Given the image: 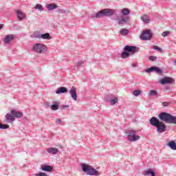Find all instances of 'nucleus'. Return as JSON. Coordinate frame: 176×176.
<instances>
[{"label":"nucleus","instance_id":"f257e3e1","mask_svg":"<svg viewBox=\"0 0 176 176\" xmlns=\"http://www.w3.org/2000/svg\"><path fill=\"white\" fill-rule=\"evenodd\" d=\"M116 13L115 9L104 8L96 14H92V19H101V17H111Z\"/></svg>","mask_w":176,"mask_h":176},{"label":"nucleus","instance_id":"f03ea898","mask_svg":"<svg viewBox=\"0 0 176 176\" xmlns=\"http://www.w3.org/2000/svg\"><path fill=\"white\" fill-rule=\"evenodd\" d=\"M158 118L160 119V120H162V122H165V123L176 124V117L168 113L162 112L160 113Z\"/></svg>","mask_w":176,"mask_h":176},{"label":"nucleus","instance_id":"7ed1b4c3","mask_svg":"<svg viewBox=\"0 0 176 176\" xmlns=\"http://www.w3.org/2000/svg\"><path fill=\"white\" fill-rule=\"evenodd\" d=\"M81 168L82 171H83V173H86L87 175H100L98 170H96V168L89 164H81Z\"/></svg>","mask_w":176,"mask_h":176},{"label":"nucleus","instance_id":"20e7f679","mask_svg":"<svg viewBox=\"0 0 176 176\" xmlns=\"http://www.w3.org/2000/svg\"><path fill=\"white\" fill-rule=\"evenodd\" d=\"M125 134L128 141L131 142H135V141H138L140 138V135H137V131L135 130L128 129L125 131Z\"/></svg>","mask_w":176,"mask_h":176},{"label":"nucleus","instance_id":"39448f33","mask_svg":"<svg viewBox=\"0 0 176 176\" xmlns=\"http://www.w3.org/2000/svg\"><path fill=\"white\" fill-rule=\"evenodd\" d=\"M33 50L38 54H43L47 52V46L43 43H36L33 47Z\"/></svg>","mask_w":176,"mask_h":176},{"label":"nucleus","instance_id":"423d86ee","mask_svg":"<svg viewBox=\"0 0 176 176\" xmlns=\"http://www.w3.org/2000/svg\"><path fill=\"white\" fill-rule=\"evenodd\" d=\"M152 38V32L149 30H144L140 36L142 41H151Z\"/></svg>","mask_w":176,"mask_h":176},{"label":"nucleus","instance_id":"0eeeda50","mask_svg":"<svg viewBox=\"0 0 176 176\" xmlns=\"http://www.w3.org/2000/svg\"><path fill=\"white\" fill-rule=\"evenodd\" d=\"M118 24L119 25H124V24H127V21H129V17L123 16V15H118L116 16Z\"/></svg>","mask_w":176,"mask_h":176},{"label":"nucleus","instance_id":"6e6552de","mask_svg":"<svg viewBox=\"0 0 176 176\" xmlns=\"http://www.w3.org/2000/svg\"><path fill=\"white\" fill-rule=\"evenodd\" d=\"M138 49V48L135 46L126 45L124 47V52H127L128 53H129L131 56H133V54H135Z\"/></svg>","mask_w":176,"mask_h":176},{"label":"nucleus","instance_id":"1a4fd4ad","mask_svg":"<svg viewBox=\"0 0 176 176\" xmlns=\"http://www.w3.org/2000/svg\"><path fill=\"white\" fill-rule=\"evenodd\" d=\"M156 128L157 133H164L166 130V124L163 122H160Z\"/></svg>","mask_w":176,"mask_h":176},{"label":"nucleus","instance_id":"9d476101","mask_svg":"<svg viewBox=\"0 0 176 176\" xmlns=\"http://www.w3.org/2000/svg\"><path fill=\"white\" fill-rule=\"evenodd\" d=\"M173 82H174V79L171 77H164L160 80L161 85H168Z\"/></svg>","mask_w":176,"mask_h":176},{"label":"nucleus","instance_id":"9b49d317","mask_svg":"<svg viewBox=\"0 0 176 176\" xmlns=\"http://www.w3.org/2000/svg\"><path fill=\"white\" fill-rule=\"evenodd\" d=\"M16 120V118L12 114L8 113L6 116L5 123H13Z\"/></svg>","mask_w":176,"mask_h":176},{"label":"nucleus","instance_id":"f8f14e48","mask_svg":"<svg viewBox=\"0 0 176 176\" xmlns=\"http://www.w3.org/2000/svg\"><path fill=\"white\" fill-rule=\"evenodd\" d=\"M15 12L16 13V17L19 20V21H21L25 19V14L21 10H16Z\"/></svg>","mask_w":176,"mask_h":176},{"label":"nucleus","instance_id":"ddd939ff","mask_svg":"<svg viewBox=\"0 0 176 176\" xmlns=\"http://www.w3.org/2000/svg\"><path fill=\"white\" fill-rule=\"evenodd\" d=\"M160 122V120H159L156 117H152L150 119V124H151V126H154V127H156L159 124Z\"/></svg>","mask_w":176,"mask_h":176},{"label":"nucleus","instance_id":"4468645a","mask_svg":"<svg viewBox=\"0 0 176 176\" xmlns=\"http://www.w3.org/2000/svg\"><path fill=\"white\" fill-rule=\"evenodd\" d=\"M11 115H13L14 118H23V112L18 111L14 109L11 110Z\"/></svg>","mask_w":176,"mask_h":176},{"label":"nucleus","instance_id":"2eb2a0df","mask_svg":"<svg viewBox=\"0 0 176 176\" xmlns=\"http://www.w3.org/2000/svg\"><path fill=\"white\" fill-rule=\"evenodd\" d=\"M155 71L157 74H162V69H159L158 67H151L147 69H146V72L149 73Z\"/></svg>","mask_w":176,"mask_h":176},{"label":"nucleus","instance_id":"dca6fc26","mask_svg":"<svg viewBox=\"0 0 176 176\" xmlns=\"http://www.w3.org/2000/svg\"><path fill=\"white\" fill-rule=\"evenodd\" d=\"M69 93L71 94L72 98L76 101L78 100V95H76V89L75 88L71 89L69 90Z\"/></svg>","mask_w":176,"mask_h":176},{"label":"nucleus","instance_id":"f3484780","mask_svg":"<svg viewBox=\"0 0 176 176\" xmlns=\"http://www.w3.org/2000/svg\"><path fill=\"white\" fill-rule=\"evenodd\" d=\"M47 152L51 155H57L58 153V148L51 147L47 149Z\"/></svg>","mask_w":176,"mask_h":176},{"label":"nucleus","instance_id":"a211bd4d","mask_svg":"<svg viewBox=\"0 0 176 176\" xmlns=\"http://www.w3.org/2000/svg\"><path fill=\"white\" fill-rule=\"evenodd\" d=\"M13 39H14V35L13 34L6 35L4 38V43H9L10 41H13Z\"/></svg>","mask_w":176,"mask_h":176},{"label":"nucleus","instance_id":"6ab92c4d","mask_svg":"<svg viewBox=\"0 0 176 176\" xmlns=\"http://www.w3.org/2000/svg\"><path fill=\"white\" fill-rule=\"evenodd\" d=\"M41 170L43 171H47L48 173H50L53 170V167L49 165H43L41 166Z\"/></svg>","mask_w":176,"mask_h":176},{"label":"nucleus","instance_id":"aec40b11","mask_svg":"<svg viewBox=\"0 0 176 176\" xmlns=\"http://www.w3.org/2000/svg\"><path fill=\"white\" fill-rule=\"evenodd\" d=\"M68 91V89L65 88V87H61L58 88V89L56 91V94H61L63 93H67Z\"/></svg>","mask_w":176,"mask_h":176},{"label":"nucleus","instance_id":"412c9836","mask_svg":"<svg viewBox=\"0 0 176 176\" xmlns=\"http://www.w3.org/2000/svg\"><path fill=\"white\" fill-rule=\"evenodd\" d=\"M141 20L146 23V24H148V23H151V19H149V16L146 14H144L141 16Z\"/></svg>","mask_w":176,"mask_h":176},{"label":"nucleus","instance_id":"4be33fe9","mask_svg":"<svg viewBox=\"0 0 176 176\" xmlns=\"http://www.w3.org/2000/svg\"><path fill=\"white\" fill-rule=\"evenodd\" d=\"M168 146H169V148H170V149H172L173 151H176V143L171 140L170 142H169L168 143Z\"/></svg>","mask_w":176,"mask_h":176},{"label":"nucleus","instance_id":"5701e85b","mask_svg":"<svg viewBox=\"0 0 176 176\" xmlns=\"http://www.w3.org/2000/svg\"><path fill=\"white\" fill-rule=\"evenodd\" d=\"M60 106V104H58V102H54L53 104L51 105V109L52 111H57V109H58V107Z\"/></svg>","mask_w":176,"mask_h":176},{"label":"nucleus","instance_id":"b1692460","mask_svg":"<svg viewBox=\"0 0 176 176\" xmlns=\"http://www.w3.org/2000/svg\"><path fill=\"white\" fill-rule=\"evenodd\" d=\"M47 10H53L54 9H57V5L54 3H50L47 5Z\"/></svg>","mask_w":176,"mask_h":176},{"label":"nucleus","instance_id":"393cba45","mask_svg":"<svg viewBox=\"0 0 176 176\" xmlns=\"http://www.w3.org/2000/svg\"><path fill=\"white\" fill-rule=\"evenodd\" d=\"M122 16H129L130 14V10L129 8H123L121 10Z\"/></svg>","mask_w":176,"mask_h":176},{"label":"nucleus","instance_id":"a878e982","mask_svg":"<svg viewBox=\"0 0 176 176\" xmlns=\"http://www.w3.org/2000/svg\"><path fill=\"white\" fill-rule=\"evenodd\" d=\"M41 39H52V36H50V34L49 33L41 34Z\"/></svg>","mask_w":176,"mask_h":176},{"label":"nucleus","instance_id":"bb28decb","mask_svg":"<svg viewBox=\"0 0 176 176\" xmlns=\"http://www.w3.org/2000/svg\"><path fill=\"white\" fill-rule=\"evenodd\" d=\"M130 56H131L130 53L124 51L121 54V58H129Z\"/></svg>","mask_w":176,"mask_h":176},{"label":"nucleus","instance_id":"cd10ccee","mask_svg":"<svg viewBox=\"0 0 176 176\" xmlns=\"http://www.w3.org/2000/svg\"><path fill=\"white\" fill-rule=\"evenodd\" d=\"M120 35H122L123 36H125V35H127L129 34V30L127 29H121L120 31Z\"/></svg>","mask_w":176,"mask_h":176},{"label":"nucleus","instance_id":"c85d7f7f","mask_svg":"<svg viewBox=\"0 0 176 176\" xmlns=\"http://www.w3.org/2000/svg\"><path fill=\"white\" fill-rule=\"evenodd\" d=\"M118 101V98H111L109 100L110 105H115Z\"/></svg>","mask_w":176,"mask_h":176},{"label":"nucleus","instance_id":"c756f323","mask_svg":"<svg viewBox=\"0 0 176 176\" xmlns=\"http://www.w3.org/2000/svg\"><path fill=\"white\" fill-rule=\"evenodd\" d=\"M34 9H38V10H40V12H42L43 10V7L41 4H36L34 7Z\"/></svg>","mask_w":176,"mask_h":176},{"label":"nucleus","instance_id":"7c9ffc66","mask_svg":"<svg viewBox=\"0 0 176 176\" xmlns=\"http://www.w3.org/2000/svg\"><path fill=\"white\" fill-rule=\"evenodd\" d=\"M141 94V91L140 90H135L133 92V95L135 96V97H138Z\"/></svg>","mask_w":176,"mask_h":176},{"label":"nucleus","instance_id":"2f4dec72","mask_svg":"<svg viewBox=\"0 0 176 176\" xmlns=\"http://www.w3.org/2000/svg\"><path fill=\"white\" fill-rule=\"evenodd\" d=\"M153 49H154V50H157V52H160V53H162V52H163V50H162V48L159 47L157 45H154L153 47Z\"/></svg>","mask_w":176,"mask_h":176},{"label":"nucleus","instance_id":"473e14b6","mask_svg":"<svg viewBox=\"0 0 176 176\" xmlns=\"http://www.w3.org/2000/svg\"><path fill=\"white\" fill-rule=\"evenodd\" d=\"M151 174V176H155V172L152 170H147L145 172V175H149Z\"/></svg>","mask_w":176,"mask_h":176},{"label":"nucleus","instance_id":"72a5a7b5","mask_svg":"<svg viewBox=\"0 0 176 176\" xmlns=\"http://www.w3.org/2000/svg\"><path fill=\"white\" fill-rule=\"evenodd\" d=\"M148 96H157V91H155V90H151Z\"/></svg>","mask_w":176,"mask_h":176},{"label":"nucleus","instance_id":"f704fd0d","mask_svg":"<svg viewBox=\"0 0 176 176\" xmlns=\"http://www.w3.org/2000/svg\"><path fill=\"white\" fill-rule=\"evenodd\" d=\"M0 129H9V125L2 124L0 123Z\"/></svg>","mask_w":176,"mask_h":176},{"label":"nucleus","instance_id":"c9c22d12","mask_svg":"<svg viewBox=\"0 0 176 176\" xmlns=\"http://www.w3.org/2000/svg\"><path fill=\"white\" fill-rule=\"evenodd\" d=\"M170 34V32L168 31H166V32H162V35L164 37V36H167L168 35Z\"/></svg>","mask_w":176,"mask_h":176},{"label":"nucleus","instance_id":"e433bc0d","mask_svg":"<svg viewBox=\"0 0 176 176\" xmlns=\"http://www.w3.org/2000/svg\"><path fill=\"white\" fill-rule=\"evenodd\" d=\"M85 63L83 62V60H80L77 63V66L78 67H82V65H83Z\"/></svg>","mask_w":176,"mask_h":176},{"label":"nucleus","instance_id":"4c0bfd02","mask_svg":"<svg viewBox=\"0 0 176 176\" xmlns=\"http://www.w3.org/2000/svg\"><path fill=\"white\" fill-rule=\"evenodd\" d=\"M156 58H157L156 56H151L149 57V60L151 61H156Z\"/></svg>","mask_w":176,"mask_h":176},{"label":"nucleus","instance_id":"58836bf2","mask_svg":"<svg viewBox=\"0 0 176 176\" xmlns=\"http://www.w3.org/2000/svg\"><path fill=\"white\" fill-rule=\"evenodd\" d=\"M56 123H57L58 124H61V119L57 118V119L56 120Z\"/></svg>","mask_w":176,"mask_h":176},{"label":"nucleus","instance_id":"ea45409f","mask_svg":"<svg viewBox=\"0 0 176 176\" xmlns=\"http://www.w3.org/2000/svg\"><path fill=\"white\" fill-rule=\"evenodd\" d=\"M162 105H163V107H168V102H162Z\"/></svg>","mask_w":176,"mask_h":176},{"label":"nucleus","instance_id":"a19ab883","mask_svg":"<svg viewBox=\"0 0 176 176\" xmlns=\"http://www.w3.org/2000/svg\"><path fill=\"white\" fill-rule=\"evenodd\" d=\"M41 34H35L36 38H41Z\"/></svg>","mask_w":176,"mask_h":176},{"label":"nucleus","instance_id":"79ce46f5","mask_svg":"<svg viewBox=\"0 0 176 176\" xmlns=\"http://www.w3.org/2000/svg\"><path fill=\"white\" fill-rule=\"evenodd\" d=\"M2 28H3V25L0 24V30H2Z\"/></svg>","mask_w":176,"mask_h":176},{"label":"nucleus","instance_id":"37998d69","mask_svg":"<svg viewBox=\"0 0 176 176\" xmlns=\"http://www.w3.org/2000/svg\"><path fill=\"white\" fill-rule=\"evenodd\" d=\"M174 63H175V65H176V60H174Z\"/></svg>","mask_w":176,"mask_h":176},{"label":"nucleus","instance_id":"c03bdc74","mask_svg":"<svg viewBox=\"0 0 176 176\" xmlns=\"http://www.w3.org/2000/svg\"><path fill=\"white\" fill-rule=\"evenodd\" d=\"M66 108H68V107H69V106H65Z\"/></svg>","mask_w":176,"mask_h":176},{"label":"nucleus","instance_id":"a18cd8bd","mask_svg":"<svg viewBox=\"0 0 176 176\" xmlns=\"http://www.w3.org/2000/svg\"><path fill=\"white\" fill-rule=\"evenodd\" d=\"M133 67H137V65H133Z\"/></svg>","mask_w":176,"mask_h":176}]
</instances>
